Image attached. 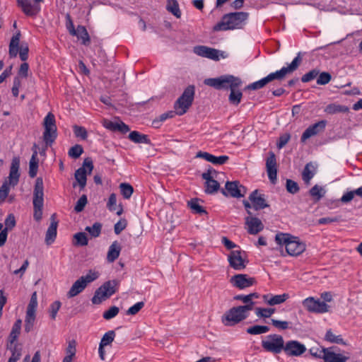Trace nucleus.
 Segmentation results:
<instances>
[{"label": "nucleus", "instance_id": "nucleus-1", "mask_svg": "<svg viewBox=\"0 0 362 362\" xmlns=\"http://www.w3.org/2000/svg\"><path fill=\"white\" fill-rule=\"evenodd\" d=\"M301 62L302 57L299 52L288 66H284L280 70L271 73L266 77L249 84L247 86V88L250 90H258L264 87L267 83L274 80L281 81L287 74H290L295 71L300 66Z\"/></svg>", "mask_w": 362, "mask_h": 362}, {"label": "nucleus", "instance_id": "nucleus-2", "mask_svg": "<svg viewBox=\"0 0 362 362\" xmlns=\"http://www.w3.org/2000/svg\"><path fill=\"white\" fill-rule=\"evenodd\" d=\"M247 12H233L225 14L221 21L214 28L216 31L241 29L246 24L248 18Z\"/></svg>", "mask_w": 362, "mask_h": 362}, {"label": "nucleus", "instance_id": "nucleus-3", "mask_svg": "<svg viewBox=\"0 0 362 362\" xmlns=\"http://www.w3.org/2000/svg\"><path fill=\"white\" fill-rule=\"evenodd\" d=\"M195 95V87L189 85L174 103V110L177 115L185 114L192 106Z\"/></svg>", "mask_w": 362, "mask_h": 362}, {"label": "nucleus", "instance_id": "nucleus-4", "mask_svg": "<svg viewBox=\"0 0 362 362\" xmlns=\"http://www.w3.org/2000/svg\"><path fill=\"white\" fill-rule=\"evenodd\" d=\"M33 217L37 221H40L42 217V209L44 204V185L43 180L39 177L35 180L33 190Z\"/></svg>", "mask_w": 362, "mask_h": 362}, {"label": "nucleus", "instance_id": "nucleus-5", "mask_svg": "<svg viewBox=\"0 0 362 362\" xmlns=\"http://www.w3.org/2000/svg\"><path fill=\"white\" fill-rule=\"evenodd\" d=\"M249 306H236L228 310L222 317V322L226 326H234L245 320L250 312Z\"/></svg>", "mask_w": 362, "mask_h": 362}, {"label": "nucleus", "instance_id": "nucleus-6", "mask_svg": "<svg viewBox=\"0 0 362 362\" xmlns=\"http://www.w3.org/2000/svg\"><path fill=\"white\" fill-rule=\"evenodd\" d=\"M119 281L114 279L105 282L95 292L91 301L93 304H100L103 300L109 298L117 291Z\"/></svg>", "mask_w": 362, "mask_h": 362}, {"label": "nucleus", "instance_id": "nucleus-7", "mask_svg": "<svg viewBox=\"0 0 362 362\" xmlns=\"http://www.w3.org/2000/svg\"><path fill=\"white\" fill-rule=\"evenodd\" d=\"M43 127V140L47 146H51L57 136L55 117L52 112H49L44 118Z\"/></svg>", "mask_w": 362, "mask_h": 362}, {"label": "nucleus", "instance_id": "nucleus-8", "mask_svg": "<svg viewBox=\"0 0 362 362\" xmlns=\"http://www.w3.org/2000/svg\"><path fill=\"white\" fill-rule=\"evenodd\" d=\"M285 342L284 338L280 334H269L265 340L262 341V347L266 351L273 354H279L284 351Z\"/></svg>", "mask_w": 362, "mask_h": 362}, {"label": "nucleus", "instance_id": "nucleus-9", "mask_svg": "<svg viewBox=\"0 0 362 362\" xmlns=\"http://www.w3.org/2000/svg\"><path fill=\"white\" fill-rule=\"evenodd\" d=\"M37 307V293L35 291L31 296L30 302L28 305L26 310L24 329L25 332L27 333L30 332L33 327L36 318Z\"/></svg>", "mask_w": 362, "mask_h": 362}, {"label": "nucleus", "instance_id": "nucleus-10", "mask_svg": "<svg viewBox=\"0 0 362 362\" xmlns=\"http://www.w3.org/2000/svg\"><path fill=\"white\" fill-rule=\"evenodd\" d=\"M221 193L226 197L240 198L246 194L247 188L241 185L239 181H227L225 189H221Z\"/></svg>", "mask_w": 362, "mask_h": 362}, {"label": "nucleus", "instance_id": "nucleus-11", "mask_svg": "<svg viewBox=\"0 0 362 362\" xmlns=\"http://www.w3.org/2000/svg\"><path fill=\"white\" fill-rule=\"evenodd\" d=\"M228 260L230 266L238 271L243 270L248 263L245 252L240 250H232L228 255Z\"/></svg>", "mask_w": 362, "mask_h": 362}, {"label": "nucleus", "instance_id": "nucleus-12", "mask_svg": "<svg viewBox=\"0 0 362 362\" xmlns=\"http://www.w3.org/2000/svg\"><path fill=\"white\" fill-rule=\"evenodd\" d=\"M303 307L310 313H324L328 311L329 305L324 301L308 297L303 300Z\"/></svg>", "mask_w": 362, "mask_h": 362}, {"label": "nucleus", "instance_id": "nucleus-13", "mask_svg": "<svg viewBox=\"0 0 362 362\" xmlns=\"http://www.w3.org/2000/svg\"><path fill=\"white\" fill-rule=\"evenodd\" d=\"M93 169V161L90 158H86L83 161V166L79 168L75 172V179L78 182L81 189H84L86 185L87 170L90 174Z\"/></svg>", "mask_w": 362, "mask_h": 362}, {"label": "nucleus", "instance_id": "nucleus-14", "mask_svg": "<svg viewBox=\"0 0 362 362\" xmlns=\"http://www.w3.org/2000/svg\"><path fill=\"white\" fill-rule=\"evenodd\" d=\"M217 172L212 169L209 168L206 172L202 173V177L205 182V192L206 194H214L220 188V184L214 179V175Z\"/></svg>", "mask_w": 362, "mask_h": 362}, {"label": "nucleus", "instance_id": "nucleus-15", "mask_svg": "<svg viewBox=\"0 0 362 362\" xmlns=\"http://www.w3.org/2000/svg\"><path fill=\"white\" fill-rule=\"evenodd\" d=\"M284 351L288 356H300L306 351V347L296 340H290L285 343Z\"/></svg>", "mask_w": 362, "mask_h": 362}, {"label": "nucleus", "instance_id": "nucleus-16", "mask_svg": "<svg viewBox=\"0 0 362 362\" xmlns=\"http://www.w3.org/2000/svg\"><path fill=\"white\" fill-rule=\"evenodd\" d=\"M230 282L233 286L239 289H245L255 285L257 281L254 277H250L247 274H239L230 278Z\"/></svg>", "mask_w": 362, "mask_h": 362}, {"label": "nucleus", "instance_id": "nucleus-17", "mask_svg": "<svg viewBox=\"0 0 362 362\" xmlns=\"http://www.w3.org/2000/svg\"><path fill=\"white\" fill-rule=\"evenodd\" d=\"M194 52L201 57L209 58L213 60H219V57H224V52H220L219 50L206 46L199 45L194 48Z\"/></svg>", "mask_w": 362, "mask_h": 362}, {"label": "nucleus", "instance_id": "nucleus-18", "mask_svg": "<svg viewBox=\"0 0 362 362\" xmlns=\"http://www.w3.org/2000/svg\"><path fill=\"white\" fill-rule=\"evenodd\" d=\"M17 6L28 16H36L40 11V6L31 0H16Z\"/></svg>", "mask_w": 362, "mask_h": 362}, {"label": "nucleus", "instance_id": "nucleus-19", "mask_svg": "<svg viewBox=\"0 0 362 362\" xmlns=\"http://www.w3.org/2000/svg\"><path fill=\"white\" fill-rule=\"evenodd\" d=\"M255 210L258 211L269 207V205L264 194H261L258 189L254 190L248 197Z\"/></svg>", "mask_w": 362, "mask_h": 362}, {"label": "nucleus", "instance_id": "nucleus-20", "mask_svg": "<svg viewBox=\"0 0 362 362\" xmlns=\"http://www.w3.org/2000/svg\"><path fill=\"white\" fill-rule=\"evenodd\" d=\"M266 168L270 182L275 184L277 175V163L276 156L273 151L269 153V157L266 160Z\"/></svg>", "mask_w": 362, "mask_h": 362}, {"label": "nucleus", "instance_id": "nucleus-21", "mask_svg": "<svg viewBox=\"0 0 362 362\" xmlns=\"http://www.w3.org/2000/svg\"><path fill=\"white\" fill-rule=\"evenodd\" d=\"M327 122L325 120H321L313 125H310L308 127L305 132L303 133L300 141L304 143L305 141L310 137L318 134L319 133L323 132L325 129Z\"/></svg>", "mask_w": 362, "mask_h": 362}, {"label": "nucleus", "instance_id": "nucleus-22", "mask_svg": "<svg viewBox=\"0 0 362 362\" xmlns=\"http://www.w3.org/2000/svg\"><path fill=\"white\" fill-rule=\"evenodd\" d=\"M305 250V244L297 238L293 236L291 240L286 244V250L289 255L298 256L302 254Z\"/></svg>", "mask_w": 362, "mask_h": 362}, {"label": "nucleus", "instance_id": "nucleus-23", "mask_svg": "<svg viewBox=\"0 0 362 362\" xmlns=\"http://www.w3.org/2000/svg\"><path fill=\"white\" fill-rule=\"evenodd\" d=\"M245 219L248 233L256 235L264 229V225L259 218L248 216Z\"/></svg>", "mask_w": 362, "mask_h": 362}, {"label": "nucleus", "instance_id": "nucleus-24", "mask_svg": "<svg viewBox=\"0 0 362 362\" xmlns=\"http://www.w3.org/2000/svg\"><path fill=\"white\" fill-rule=\"evenodd\" d=\"M241 84V79L240 78L235 77L234 76L226 75L220 76V90L238 88Z\"/></svg>", "mask_w": 362, "mask_h": 362}, {"label": "nucleus", "instance_id": "nucleus-25", "mask_svg": "<svg viewBox=\"0 0 362 362\" xmlns=\"http://www.w3.org/2000/svg\"><path fill=\"white\" fill-rule=\"evenodd\" d=\"M19 168L20 159L18 157H15L12 160L8 176V183L13 187L16 186L19 181Z\"/></svg>", "mask_w": 362, "mask_h": 362}, {"label": "nucleus", "instance_id": "nucleus-26", "mask_svg": "<svg viewBox=\"0 0 362 362\" xmlns=\"http://www.w3.org/2000/svg\"><path fill=\"white\" fill-rule=\"evenodd\" d=\"M50 225L48 227L46 235L45 243L47 245H51L55 240L57 236V229L58 226V221L56 220V214H53L50 217Z\"/></svg>", "mask_w": 362, "mask_h": 362}, {"label": "nucleus", "instance_id": "nucleus-27", "mask_svg": "<svg viewBox=\"0 0 362 362\" xmlns=\"http://www.w3.org/2000/svg\"><path fill=\"white\" fill-rule=\"evenodd\" d=\"M289 298L288 293L272 296L267 294L263 296L264 301L269 305H279L284 303Z\"/></svg>", "mask_w": 362, "mask_h": 362}, {"label": "nucleus", "instance_id": "nucleus-28", "mask_svg": "<svg viewBox=\"0 0 362 362\" xmlns=\"http://www.w3.org/2000/svg\"><path fill=\"white\" fill-rule=\"evenodd\" d=\"M121 251V246L119 243L117 241H115L112 243V244L110 246L107 255V259L109 262H115L118 257L119 256Z\"/></svg>", "mask_w": 362, "mask_h": 362}, {"label": "nucleus", "instance_id": "nucleus-29", "mask_svg": "<svg viewBox=\"0 0 362 362\" xmlns=\"http://www.w3.org/2000/svg\"><path fill=\"white\" fill-rule=\"evenodd\" d=\"M86 288L82 279L76 280L67 293V297L71 298L81 293Z\"/></svg>", "mask_w": 362, "mask_h": 362}, {"label": "nucleus", "instance_id": "nucleus-30", "mask_svg": "<svg viewBox=\"0 0 362 362\" xmlns=\"http://www.w3.org/2000/svg\"><path fill=\"white\" fill-rule=\"evenodd\" d=\"M315 173V166L312 163H307L302 173V178L305 183L309 184L310 180L314 177Z\"/></svg>", "mask_w": 362, "mask_h": 362}, {"label": "nucleus", "instance_id": "nucleus-31", "mask_svg": "<svg viewBox=\"0 0 362 362\" xmlns=\"http://www.w3.org/2000/svg\"><path fill=\"white\" fill-rule=\"evenodd\" d=\"M22 320L21 319L17 320L13 324L10 334L8 338V341L13 344L17 340L18 336L21 334Z\"/></svg>", "mask_w": 362, "mask_h": 362}, {"label": "nucleus", "instance_id": "nucleus-32", "mask_svg": "<svg viewBox=\"0 0 362 362\" xmlns=\"http://www.w3.org/2000/svg\"><path fill=\"white\" fill-rule=\"evenodd\" d=\"M348 359L349 356H345L341 354H336L328 349L324 362H346Z\"/></svg>", "mask_w": 362, "mask_h": 362}, {"label": "nucleus", "instance_id": "nucleus-33", "mask_svg": "<svg viewBox=\"0 0 362 362\" xmlns=\"http://www.w3.org/2000/svg\"><path fill=\"white\" fill-rule=\"evenodd\" d=\"M128 137L132 141L136 144H151V141L147 135L141 134L137 131L130 132Z\"/></svg>", "mask_w": 362, "mask_h": 362}, {"label": "nucleus", "instance_id": "nucleus-34", "mask_svg": "<svg viewBox=\"0 0 362 362\" xmlns=\"http://www.w3.org/2000/svg\"><path fill=\"white\" fill-rule=\"evenodd\" d=\"M38 158H37V151L34 150L33 155L29 162V175L33 178L37 175L38 170Z\"/></svg>", "mask_w": 362, "mask_h": 362}, {"label": "nucleus", "instance_id": "nucleus-35", "mask_svg": "<svg viewBox=\"0 0 362 362\" xmlns=\"http://www.w3.org/2000/svg\"><path fill=\"white\" fill-rule=\"evenodd\" d=\"M73 36H76L78 39L82 40L83 45H88L90 42V37L86 28L83 25H78L75 34Z\"/></svg>", "mask_w": 362, "mask_h": 362}, {"label": "nucleus", "instance_id": "nucleus-36", "mask_svg": "<svg viewBox=\"0 0 362 362\" xmlns=\"http://www.w3.org/2000/svg\"><path fill=\"white\" fill-rule=\"evenodd\" d=\"M325 112L329 115H334L339 112H347L349 108L346 106L332 103L326 106Z\"/></svg>", "mask_w": 362, "mask_h": 362}, {"label": "nucleus", "instance_id": "nucleus-37", "mask_svg": "<svg viewBox=\"0 0 362 362\" xmlns=\"http://www.w3.org/2000/svg\"><path fill=\"white\" fill-rule=\"evenodd\" d=\"M166 9L176 18H180L181 17V11L177 0H167Z\"/></svg>", "mask_w": 362, "mask_h": 362}, {"label": "nucleus", "instance_id": "nucleus-38", "mask_svg": "<svg viewBox=\"0 0 362 362\" xmlns=\"http://www.w3.org/2000/svg\"><path fill=\"white\" fill-rule=\"evenodd\" d=\"M309 193L316 202H318L325 196L326 191L323 187L315 185L310 189Z\"/></svg>", "mask_w": 362, "mask_h": 362}, {"label": "nucleus", "instance_id": "nucleus-39", "mask_svg": "<svg viewBox=\"0 0 362 362\" xmlns=\"http://www.w3.org/2000/svg\"><path fill=\"white\" fill-rule=\"evenodd\" d=\"M237 88H231L230 93L228 97L229 102L233 104L238 105L242 99L243 93L240 90H237Z\"/></svg>", "mask_w": 362, "mask_h": 362}, {"label": "nucleus", "instance_id": "nucleus-40", "mask_svg": "<svg viewBox=\"0 0 362 362\" xmlns=\"http://www.w3.org/2000/svg\"><path fill=\"white\" fill-rule=\"evenodd\" d=\"M269 331V327L264 325H254L247 329V332L250 334L257 335L267 333Z\"/></svg>", "mask_w": 362, "mask_h": 362}, {"label": "nucleus", "instance_id": "nucleus-41", "mask_svg": "<svg viewBox=\"0 0 362 362\" xmlns=\"http://www.w3.org/2000/svg\"><path fill=\"white\" fill-rule=\"evenodd\" d=\"M325 339L331 343H335L339 344H344L343 338L341 335H335L331 329L327 331L325 336Z\"/></svg>", "mask_w": 362, "mask_h": 362}, {"label": "nucleus", "instance_id": "nucleus-42", "mask_svg": "<svg viewBox=\"0 0 362 362\" xmlns=\"http://www.w3.org/2000/svg\"><path fill=\"white\" fill-rule=\"evenodd\" d=\"M119 189H120L122 195L123 196V197L124 199H128L131 197V196L134 192L133 187L131 185H129L128 183H125V182L121 183L119 185Z\"/></svg>", "mask_w": 362, "mask_h": 362}, {"label": "nucleus", "instance_id": "nucleus-43", "mask_svg": "<svg viewBox=\"0 0 362 362\" xmlns=\"http://www.w3.org/2000/svg\"><path fill=\"white\" fill-rule=\"evenodd\" d=\"M188 206L195 214H206V210L199 204L197 199H193L188 202Z\"/></svg>", "mask_w": 362, "mask_h": 362}, {"label": "nucleus", "instance_id": "nucleus-44", "mask_svg": "<svg viewBox=\"0 0 362 362\" xmlns=\"http://www.w3.org/2000/svg\"><path fill=\"white\" fill-rule=\"evenodd\" d=\"M11 356L8 358V362H17L21 356V348L17 344H15L13 347L11 348Z\"/></svg>", "mask_w": 362, "mask_h": 362}, {"label": "nucleus", "instance_id": "nucleus-45", "mask_svg": "<svg viewBox=\"0 0 362 362\" xmlns=\"http://www.w3.org/2000/svg\"><path fill=\"white\" fill-rule=\"evenodd\" d=\"M98 277H99L98 272L89 270V272L86 274V275L82 276L79 279H82L83 281L84 284H86V286H87V285L88 284L96 280Z\"/></svg>", "mask_w": 362, "mask_h": 362}, {"label": "nucleus", "instance_id": "nucleus-46", "mask_svg": "<svg viewBox=\"0 0 362 362\" xmlns=\"http://www.w3.org/2000/svg\"><path fill=\"white\" fill-rule=\"evenodd\" d=\"M115 337V332L113 330L108 331L106 332L101 339L100 345L106 346L110 345Z\"/></svg>", "mask_w": 362, "mask_h": 362}, {"label": "nucleus", "instance_id": "nucleus-47", "mask_svg": "<svg viewBox=\"0 0 362 362\" xmlns=\"http://www.w3.org/2000/svg\"><path fill=\"white\" fill-rule=\"evenodd\" d=\"M328 349H329L317 346V347H312L311 349H310L309 351H310V354L313 356L317 358H322L324 360L326 353H327V351Z\"/></svg>", "mask_w": 362, "mask_h": 362}, {"label": "nucleus", "instance_id": "nucleus-48", "mask_svg": "<svg viewBox=\"0 0 362 362\" xmlns=\"http://www.w3.org/2000/svg\"><path fill=\"white\" fill-rule=\"evenodd\" d=\"M102 229V224L96 222L92 226H87L86 230L88 231L91 236L97 238L100 235Z\"/></svg>", "mask_w": 362, "mask_h": 362}, {"label": "nucleus", "instance_id": "nucleus-49", "mask_svg": "<svg viewBox=\"0 0 362 362\" xmlns=\"http://www.w3.org/2000/svg\"><path fill=\"white\" fill-rule=\"evenodd\" d=\"M292 235L288 233H278L275 236V240L279 245H284L286 247V244L291 240Z\"/></svg>", "mask_w": 362, "mask_h": 362}, {"label": "nucleus", "instance_id": "nucleus-50", "mask_svg": "<svg viewBox=\"0 0 362 362\" xmlns=\"http://www.w3.org/2000/svg\"><path fill=\"white\" fill-rule=\"evenodd\" d=\"M274 312V308H255V313L259 317H269Z\"/></svg>", "mask_w": 362, "mask_h": 362}, {"label": "nucleus", "instance_id": "nucleus-51", "mask_svg": "<svg viewBox=\"0 0 362 362\" xmlns=\"http://www.w3.org/2000/svg\"><path fill=\"white\" fill-rule=\"evenodd\" d=\"M83 153V147L79 144H76L69 149L68 154L71 158L76 159L79 158Z\"/></svg>", "mask_w": 362, "mask_h": 362}, {"label": "nucleus", "instance_id": "nucleus-52", "mask_svg": "<svg viewBox=\"0 0 362 362\" xmlns=\"http://www.w3.org/2000/svg\"><path fill=\"white\" fill-rule=\"evenodd\" d=\"M74 237L75 239V245L80 246H85L88 245V241L85 233H77Z\"/></svg>", "mask_w": 362, "mask_h": 362}, {"label": "nucleus", "instance_id": "nucleus-53", "mask_svg": "<svg viewBox=\"0 0 362 362\" xmlns=\"http://www.w3.org/2000/svg\"><path fill=\"white\" fill-rule=\"evenodd\" d=\"M74 133L76 137L81 138L83 140H86L88 137V132L85 127L74 125L73 127Z\"/></svg>", "mask_w": 362, "mask_h": 362}, {"label": "nucleus", "instance_id": "nucleus-54", "mask_svg": "<svg viewBox=\"0 0 362 362\" xmlns=\"http://www.w3.org/2000/svg\"><path fill=\"white\" fill-rule=\"evenodd\" d=\"M234 300H240L245 305L243 306H249L250 311L253 309L255 303L251 301L248 295H237L233 297Z\"/></svg>", "mask_w": 362, "mask_h": 362}, {"label": "nucleus", "instance_id": "nucleus-55", "mask_svg": "<svg viewBox=\"0 0 362 362\" xmlns=\"http://www.w3.org/2000/svg\"><path fill=\"white\" fill-rule=\"evenodd\" d=\"M87 203H88L87 196L85 194H83L76 202V204L74 206V211L77 213L82 211L84 209Z\"/></svg>", "mask_w": 362, "mask_h": 362}, {"label": "nucleus", "instance_id": "nucleus-56", "mask_svg": "<svg viewBox=\"0 0 362 362\" xmlns=\"http://www.w3.org/2000/svg\"><path fill=\"white\" fill-rule=\"evenodd\" d=\"M317 83L318 85H326L332 79V76L328 72H322L320 73L317 76Z\"/></svg>", "mask_w": 362, "mask_h": 362}, {"label": "nucleus", "instance_id": "nucleus-57", "mask_svg": "<svg viewBox=\"0 0 362 362\" xmlns=\"http://www.w3.org/2000/svg\"><path fill=\"white\" fill-rule=\"evenodd\" d=\"M320 74V71L317 69H312L311 71H308L305 74H304L302 78L301 81L303 83L309 82L313 79H315Z\"/></svg>", "mask_w": 362, "mask_h": 362}, {"label": "nucleus", "instance_id": "nucleus-58", "mask_svg": "<svg viewBox=\"0 0 362 362\" xmlns=\"http://www.w3.org/2000/svg\"><path fill=\"white\" fill-rule=\"evenodd\" d=\"M271 322L274 327L279 330H286L289 328L290 322L287 321L272 319Z\"/></svg>", "mask_w": 362, "mask_h": 362}, {"label": "nucleus", "instance_id": "nucleus-59", "mask_svg": "<svg viewBox=\"0 0 362 362\" xmlns=\"http://www.w3.org/2000/svg\"><path fill=\"white\" fill-rule=\"evenodd\" d=\"M119 308L117 306H112L107 310L103 313V317L105 320H110L115 317L119 313Z\"/></svg>", "mask_w": 362, "mask_h": 362}, {"label": "nucleus", "instance_id": "nucleus-60", "mask_svg": "<svg viewBox=\"0 0 362 362\" xmlns=\"http://www.w3.org/2000/svg\"><path fill=\"white\" fill-rule=\"evenodd\" d=\"M10 191L9 183L6 181L0 187V203L4 202Z\"/></svg>", "mask_w": 362, "mask_h": 362}, {"label": "nucleus", "instance_id": "nucleus-61", "mask_svg": "<svg viewBox=\"0 0 362 362\" xmlns=\"http://www.w3.org/2000/svg\"><path fill=\"white\" fill-rule=\"evenodd\" d=\"M144 306L143 301L138 302L127 310V315H134L137 314Z\"/></svg>", "mask_w": 362, "mask_h": 362}, {"label": "nucleus", "instance_id": "nucleus-62", "mask_svg": "<svg viewBox=\"0 0 362 362\" xmlns=\"http://www.w3.org/2000/svg\"><path fill=\"white\" fill-rule=\"evenodd\" d=\"M61 307V303L56 300L52 303L49 306V315L52 320H55L57 314Z\"/></svg>", "mask_w": 362, "mask_h": 362}, {"label": "nucleus", "instance_id": "nucleus-63", "mask_svg": "<svg viewBox=\"0 0 362 362\" xmlns=\"http://www.w3.org/2000/svg\"><path fill=\"white\" fill-rule=\"evenodd\" d=\"M286 189L291 194H296L299 191V187L295 181L288 179L286 180Z\"/></svg>", "mask_w": 362, "mask_h": 362}, {"label": "nucleus", "instance_id": "nucleus-64", "mask_svg": "<svg viewBox=\"0 0 362 362\" xmlns=\"http://www.w3.org/2000/svg\"><path fill=\"white\" fill-rule=\"evenodd\" d=\"M127 226V221L126 219L123 218L119 220L117 223H116L114 226V231L115 234L119 235L120 233L126 228Z\"/></svg>", "mask_w": 362, "mask_h": 362}]
</instances>
